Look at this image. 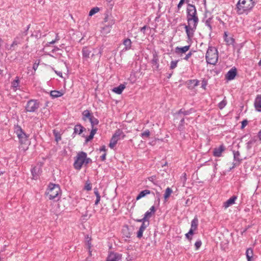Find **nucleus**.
<instances>
[{"label":"nucleus","instance_id":"f257e3e1","mask_svg":"<svg viewBox=\"0 0 261 261\" xmlns=\"http://www.w3.org/2000/svg\"><path fill=\"white\" fill-rule=\"evenodd\" d=\"M186 19L188 24H183L188 39L193 37L196 30L199 18L195 6H187Z\"/></svg>","mask_w":261,"mask_h":261},{"label":"nucleus","instance_id":"f03ea898","mask_svg":"<svg viewBox=\"0 0 261 261\" xmlns=\"http://www.w3.org/2000/svg\"><path fill=\"white\" fill-rule=\"evenodd\" d=\"M253 0H239L236 5L237 13L241 15L244 13L248 14L254 6Z\"/></svg>","mask_w":261,"mask_h":261},{"label":"nucleus","instance_id":"7ed1b4c3","mask_svg":"<svg viewBox=\"0 0 261 261\" xmlns=\"http://www.w3.org/2000/svg\"><path fill=\"white\" fill-rule=\"evenodd\" d=\"M48 190L47 194L50 200H54L58 198L59 194L61 193L60 186L53 183H49L48 186Z\"/></svg>","mask_w":261,"mask_h":261},{"label":"nucleus","instance_id":"20e7f679","mask_svg":"<svg viewBox=\"0 0 261 261\" xmlns=\"http://www.w3.org/2000/svg\"><path fill=\"white\" fill-rule=\"evenodd\" d=\"M14 133L17 135L19 142L21 144H27L28 142L29 136L21 128L19 125L14 126Z\"/></svg>","mask_w":261,"mask_h":261},{"label":"nucleus","instance_id":"39448f33","mask_svg":"<svg viewBox=\"0 0 261 261\" xmlns=\"http://www.w3.org/2000/svg\"><path fill=\"white\" fill-rule=\"evenodd\" d=\"M87 156V153L84 151L79 152L77 155L74 158V162L73 164L74 168L76 170H80L82 166L84 165L85 158Z\"/></svg>","mask_w":261,"mask_h":261},{"label":"nucleus","instance_id":"423d86ee","mask_svg":"<svg viewBox=\"0 0 261 261\" xmlns=\"http://www.w3.org/2000/svg\"><path fill=\"white\" fill-rule=\"evenodd\" d=\"M205 57L208 64L215 65L218 60V50H207Z\"/></svg>","mask_w":261,"mask_h":261},{"label":"nucleus","instance_id":"0eeeda50","mask_svg":"<svg viewBox=\"0 0 261 261\" xmlns=\"http://www.w3.org/2000/svg\"><path fill=\"white\" fill-rule=\"evenodd\" d=\"M40 107V102L36 99H30L25 107L27 112H35Z\"/></svg>","mask_w":261,"mask_h":261},{"label":"nucleus","instance_id":"6e6552de","mask_svg":"<svg viewBox=\"0 0 261 261\" xmlns=\"http://www.w3.org/2000/svg\"><path fill=\"white\" fill-rule=\"evenodd\" d=\"M30 25H31V24H29L27 27V29L23 33L19 34L15 38L12 44L11 45V47H15V45H17V44H21L23 42L24 37H25L27 35L28 31L30 29Z\"/></svg>","mask_w":261,"mask_h":261},{"label":"nucleus","instance_id":"1a4fd4ad","mask_svg":"<svg viewBox=\"0 0 261 261\" xmlns=\"http://www.w3.org/2000/svg\"><path fill=\"white\" fill-rule=\"evenodd\" d=\"M152 55L153 58L150 61V63L151 64L153 71H160L161 69L160 68L159 57L158 54L155 50H154L152 52Z\"/></svg>","mask_w":261,"mask_h":261},{"label":"nucleus","instance_id":"9d476101","mask_svg":"<svg viewBox=\"0 0 261 261\" xmlns=\"http://www.w3.org/2000/svg\"><path fill=\"white\" fill-rule=\"evenodd\" d=\"M174 120H179V123L178 125V130L180 132H183L185 130V118L182 116L174 115Z\"/></svg>","mask_w":261,"mask_h":261},{"label":"nucleus","instance_id":"9b49d317","mask_svg":"<svg viewBox=\"0 0 261 261\" xmlns=\"http://www.w3.org/2000/svg\"><path fill=\"white\" fill-rule=\"evenodd\" d=\"M233 160L236 161L235 163H233V166L232 167L230 168V170L238 166L241 161H242V159H240V153L239 151H233Z\"/></svg>","mask_w":261,"mask_h":261},{"label":"nucleus","instance_id":"f8f14e48","mask_svg":"<svg viewBox=\"0 0 261 261\" xmlns=\"http://www.w3.org/2000/svg\"><path fill=\"white\" fill-rule=\"evenodd\" d=\"M237 74V70L236 67L231 68L225 74V79L227 81H231L233 80Z\"/></svg>","mask_w":261,"mask_h":261},{"label":"nucleus","instance_id":"ddd939ff","mask_svg":"<svg viewBox=\"0 0 261 261\" xmlns=\"http://www.w3.org/2000/svg\"><path fill=\"white\" fill-rule=\"evenodd\" d=\"M122 258V255L113 252H111L107 258V261H118Z\"/></svg>","mask_w":261,"mask_h":261},{"label":"nucleus","instance_id":"4468645a","mask_svg":"<svg viewBox=\"0 0 261 261\" xmlns=\"http://www.w3.org/2000/svg\"><path fill=\"white\" fill-rule=\"evenodd\" d=\"M73 133L72 137L74 138L76 134L81 135L83 132L86 130V128L81 124H77L74 126Z\"/></svg>","mask_w":261,"mask_h":261},{"label":"nucleus","instance_id":"2eb2a0df","mask_svg":"<svg viewBox=\"0 0 261 261\" xmlns=\"http://www.w3.org/2000/svg\"><path fill=\"white\" fill-rule=\"evenodd\" d=\"M42 171L40 167L35 166L31 169V173L34 179H37Z\"/></svg>","mask_w":261,"mask_h":261},{"label":"nucleus","instance_id":"dca6fc26","mask_svg":"<svg viewBox=\"0 0 261 261\" xmlns=\"http://www.w3.org/2000/svg\"><path fill=\"white\" fill-rule=\"evenodd\" d=\"M255 110L261 112V94H258L256 96L254 103Z\"/></svg>","mask_w":261,"mask_h":261},{"label":"nucleus","instance_id":"f3484780","mask_svg":"<svg viewBox=\"0 0 261 261\" xmlns=\"http://www.w3.org/2000/svg\"><path fill=\"white\" fill-rule=\"evenodd\" d=\"M225 146L222 144L219 147L214 148L213 151V155L216 157H220L221 156L222 152L225 150Z\"/></svg>","mask_w":261,"mask_h":261},{"label":"nucleus","instance_id":"a211bd4d","mask_svg":"<svg viewBox=\"0 0 261 261\" xmlns=\"http://www.w3.org/2000/svg\"><path fill=\"white\" fill-rule=\"evenodd\" d=\"M155 212V207L154 206H152L149 211H147L145 214H144V218L145 219V220L147 221V222L148 221H149L148 219L149 218H150L154 214Z\"/></svg>","mask_w":261,"mask_h":261},{"label":"nucleus","instance_id":"6ab92c4d","mask_svg":"<svg viewBox=\"0 0 261 261\" xmlns=\"http://www.w3.org/2000/svg\"><path fill=\"white\" fill-rule=\"evenodd\" d=\"M238 198L237 196L233 195L223 203V206L226 208L235 203Z\"/></svg>","mask_w":261,"mask_h":261},{"label":"nucleus","instance_id":"aec40b11","mask_svg":"<svg viewBox=\"0 0 261 261\" xmlns=\"http://www.w3.org/2000/svg\"><path fill=\"white\" fill-rule=\"evenodd\" d=\"M203 22H204L205 25L208 28L210 32L211 33L213 31V17L211 16L205 20L203 19Z\"/></svg>","mask_w":261,"mask_h":261},{"label":"nucleus","instance_id":"412c9836","mask_svg":"<svg viewBox=\"0 0 261 261\" xmlns=\"http://www.w3.org/2000/svg\"><path fill=\"white\" fill-rule=\"evenodd\" d=\"M199 81L198 80H190L186 82V84L189 89H192L198 86Z\"/></svg>","mask_w":261,"mask_h":261},{"label":"nucleus","instance_id":"4be33fe9","mask_svg":"<svg viewBox=\"0 0 261 261\" xmlns=\"http://www.w3.org/2000/svg\"><path fill=\"white\" fill-rule=\"evenodd\" d=\"M224 40L226 43L227 45H232L233 46V43L234 42V39L231 37H228L227 35V32H225L224 34Z\"/></svg>","mask_w":261,"mask_h":261},{"label":"nucleus","instance_id":"5701e85b","mask_svg":"<svg viewBox=\"0 0 261 261\" xmlns=\"http://www.w3.org/2000/svg\"><path fill=\"white\" fill-rule=\"evenodd\" d=\"M82 116L83 120L84 121H86L87 119H88L89 120H90V119L92 118L93 116V114L91 113L89 110H86L82 112Z\"/></svg>","mask_w":261,"mask_h":261},{"label":"nucleus","instance_id":"b1692460","mask_svg":"<svg viewBox=\"0 0 261 261\" xmlns=\"http://www.w3.org/2000/svg\"><path fill=\"white\" fill-rule=\"evenodd\" d=\"M246 256L247 261H254L253 260V250L252 248H248L246 251Z\"/></svg>","mask_w":261,"mask_h":261},{"label":"nucleus","instance_id":"393cba45","mask_svg":"<svg viewBox=\"0 0 261 261\" xmlns=\"http://www.w3.org/2000/svg\"><path fill=\"white\" fill-rule=\"evenodd\" d=\"M193 111V109L191 108L188 110H185L184 109H180L177 112H176L174 115H179L182 116L183 115L184 116H186L190 115L191 113H192Z\"/></svg>","mask_w":261,"mask_h":261},{"label":"nucleus","instance_id":"a878e982","mask_svg":"<svg viewBox=\"0 0 261 261\" xmlns=\"http://www.w3.org/2000/svg\"><path fill=\"white\" fill-rule=\"evenodd\" d=\"M122 233L124 237H126L127 238H130L131 233L129 231L128 226L127 225H126L123 227L122 230Z\"/></svg>","mask_w":261,"mask_h":261},{"label":"nucleus","instance_id":"bb28decb","mask_svg":"<svg viewBox=\"0 0 261 261\" xmlns=\"http://www.w3.org/2000/svg\"><path fill=\"white\" fill-rule=\"evenodd\" d=\"M125 88V86L124 84H120L119 86L114 88L112 91L118 94H120Z\"/></svg>","mask_w":261,"mask_h":261},{"label":"nucleus","instance_id":"cd10ccee","mask_svg":"<svg viewBox=\"0 0 261 261\" xmlns=\"http://www.w3.org/2000/svg\"><path fill=\"white\" fill-rule=\"evenodd\" d=\"M113 136H115L116 138L119 140L121 138L123 139L125 137V135L124 134L122 130L118 129L115 131Z\"/></svg>","mask_w":261,"mask_h":261},{"label":"nucleus","instance_id":"c85d7f7f","mask_svg":"<svg viewBox=\"0 0 261 261\" xmlns=\"http://www.w3.org/2000/svg\"><path fill=\"white\" fill-rule=\"evenodd\" d=\"M151 193V192L149 190H144L140 192V193L137 195L136 197L137 200H139L146 195Z\"/></svg>","mask_w":261,"mask_h":261},{"label":"nucleus","instance_id":"c756f323","mask_svg":"<svg viewBox=\"0 0 261 261\" xmlns=\"http://www.w3.org/2000/svg\"><path fill=\"white\" fill-rule=\"evenodd\" d=\"M63 95V93L61 91L53 90L50 92V96L53 98H58Z\"/></svg>","mask_w":261,"mask_h":261},{"label":"nucleus","instance_id":"7c9ffc66","mask_svg":"<svg viewBox=\"0 0 261 261\" xmlns=\"http://www.w3.org/2000/svg\"><path fill=\"white\" fill-rule=\"evenodd\" d=\"M256 140L255 139V138H251L246 144V148L247 150H250L252 146L254 144V143L256 142Z\"/></svg>","mask_w":261,"mask_h":261},{"label":"nucleus","instance_id":"2f4dec72","mask_svg":"<svg viewBox=\"0 0 261 261\" xmlns=\"http://www.w3.org/2000/svg\"><path fill=\"white\" fill-rule=\"evenodd\" d=\"M118 140V139L116 138L115 136H112L110 140L109 147L112 149L113 148L117 143Z\"/></svg>","mask_w":261,"mask_h":261},{"label":"nucleus","instance_id":"473e14b6","mask_svg":"<svg viewBox=\"0 0 261 261\" xmlns=\"http://www.w3.org/2000/svg\"><path fill=\"white\" fill-rule=\"evenodd\" d=\"M123 44L125 46L124 49H130L131 47L132 41L129 39L126 38L123 40Z\"/></svg>","mask_w":261,"mask_h":261},{"label":"nucleus","instance_id":"72a5a7b5","mask_svg":"<svg viewBox=\"0 0 261 261\" xmlns=\"http://www.w3.org/2000/svg\"><path fill=\"white\" fill-rule=\"evenodd\" d=\"M198 224V219L197 217H195L191 222V228L196 230Z\"/></svg>","mask_w":261,"mask_h":261},{"label":"nucleus","instance_id":"f704fd0d","mask_svg":"<svg viewBox=\"0 0 261 261\" xmlns=\"http://www.w3.org/2000/svg\"><path fill=\"white\" fill-rule=\"evenodd\" d=\"M91 238L89 237L88 235L86 236L85 237V242H86V245L87 246V249L88 250L91 249V248L92 247L91 245Z\"/></svg>","mask_w":261,"mask_h":261},{"label":"nucleus","instance_id":"c9c22d12","mask_svg":"<svg viewBox=\"0 0 261 261\" xmlns=\"http://www.w3.org/2000/svg\"><path fill=\"white\" fill-rule=\"evenodd\" d=\"M56 38L54 40H52L51 41L47 42L45 45H44V47H47L48 46V44H53L56 42H57L58 40H60V38L58 35V34H55Z\"/></svg>","mask_w":261,"mask_h":261},{"label":"nucleus","instance_id":"e433bc0d","mask_svg":"<svg viewBox=\"0 0 261 261\" xmlns=\"http://www.w3.org/2000/svg\"><path fill=\"white\" fill-rule=\"evenodd\" d=\"M89 121L90 122L91 127H93L94 125H96L99 123V120L94 116L90 119Z\"/></svg>","mask_w":261,"mask_h":261},{"label":"nucleus","instance_id":"4c0bfd02","mask_svg":"<svg viewBox=\"0 0 261 261\" xmlns=\"http://www.w3.org/2000/svg\"><path fill=\"white\" fill-rule=\"evenodd\" d=\"M172 193V189L169 188V187H168L166 190H165V193L164 195V197L165 199H167V198H168L171 194Z\"/></svg>","mask_w":261,"mask_h":261},{"label":"nucleus","instance_id":"58836bf2","mask_svg":"<svg viewBox=\"0 0 261 261\" xmlns=\"http://www.w3.org/2000/svg\"><path fill=\"white\" fill-rule=\"evenodd\" d=\"M19 80L18 76L15 77V79L12 82V87L14 88H17L19 86Z\"/></svg>","mask_w":261,"mask_h":261},{"label":"nucleus","instance_id":"ea45409f","mask_svg":"<svg viewBox=\"0 0 261 261\" xmlns=\"http://www.w3.org/2000/svg\"><path fill=\"white\" fill-rule=\"evenodd\" d=\"M178 61H179L178 60H175V61H172L170 62V66H169L170 69L173 70L174 69H175L177 66V63H178Z\"/></svg>","mask_w":261,"mask_h":261},{"label":"nucleus","instance_id":"a19ab883","mask_svg":"<svg viewBox=\"0 0 261 261\" xmlns=\"http://www.w3.org/2000/svg\"><path fill=\"white\" fill-rule=\"evenodd\" d=\"M53 134L55 137V139L57 142L61 140V137L60 134L56 130H53Z\"/></svg>","mask_w":261,"mask_h":261},{"label":"nucleus","instance_id":"79ce46f5","mask_svg":"<svg viewBox=\"0 0 261 261\" xmlns=\"http://www.w3.org/2000/svg\"><path fill=\"white\" fill-rule=\"evenodd\" d=\"M91 51L89 50H82L83 57L85 59H88L90 57Z\"/></svg>","mask_w":261,"mask_h":261},{"label":"nucleus","instance_id":"37998d69","mask_svg":"<svg viewBox=\"0 0 261 261\" xmlns=\"http://www.w3.org/2000/svg\"><path fill=\"white\" fill-rule=\"evenodd\" d=\"M150 131L148 129H146L142 133L140 136L142 138L145 139L146 138H148L150 136Z\"/></svg>","mask_w":261,"mask_h":261},{"label":"nucleus","instance_id":"c03bdc74","mask_svg":"<svg viewBox=\"0 0 261 261\" xmlns=\"http://www.w3.org/2000/svg\"><path fill=\"white\" fill-rule=\"evenodd\" d=\"M99 11V8L98 7H94L91 9L89 12V15L91 16L94 14H96Z\"/></svg>","mask_w":261,"mask_h":261},{"label":"nucleus","instance_id":"a18cd8bd","mask_svg":"<svg viewBox=\"0 0 261 261\" xmlns=\"http://www.w3.org/2000/svg\"><path fill=\"white\" fill-rule=\"evenodd\" d=\"M227 104V101L225 99H223L218 104V107L220 109H223Z\"/></svg>","mask_w":261,"mask_h":261},{"label":"nucleus","instance_id":"49530a36","mask_svg":"<svg viewBox=\"0 0 261 261\" xmlns=\"http://www.w3.org/2000/svg\"><path fill=\"white\" fill-rule=\"evenodd\" d=\"M149 224V221H148L147 222H146L145 223L142 224L139 228L140 229H142V230L144 231L146 229V228L148 226Z\"/></svg>","mask_w":261,"mask_h":261},{"label":"nucleus","instance_id":"de8ad7c7","mask_svg":"<svg viewBox=\"0 0 261 261\" xmlns=\"http://www.w3.org/2000/svg\"><path fill=\"white\" fill-rule=\"evenodd\" d=\"M202 242L201 240H198L195 243V247L196 250H198L200 246H201Z\"/></svg>","mask_w":261,"mask_h":261},{"label":"nucleus","instance_id":"09e8293b","mask_svg":"<svg viewBox=\"0 0 261 261\" xmlns=\"http://www.w3.org/2000/svg\"><path fill=\"white\" fill-rule=\"evenodd\" d=\"M84 189L86 190L87 191H90L92 189L91 184L90 182L87 181L86 182Z\"/></svg>","mask_w":261,"mask_h":261},{"label":"nucleus","instance_id":"8fccbe9b","mask_svg":"<svg viewBox=\"0 0 261 261\" xmlns=\"http://www.w3.org/2000/svg\"><path fill=\"white\" fill-rule=\"evenodd\" d=\"M207 85V81L205 79H203L201 82V88L204 90L206 89V87Z\"/></svg>","mask_w":261,"mask_h":261},{"label":"nucleus","instance_id":"3c124183","mask_svg":"<svg viewBox=\"0 0 261 261\" xmlns=\"http://www.w3.org/2000/svg\"><path fill=\"white\" fill-rule=\"evenodd\" d=\"M185 4V0H180L179 3L177 4V12L179 11V10L180 9L182 5Z\"/></svg>","mask_w":261,"mask_h":261},{"label":"nucleus","instance_id":"603ef678","mask_svg":"<svg viewBox=\"0 0 261 261\" xmlns=\"http://www.w3.org/2000/svg\"><path fill=\"white\" fill-rule=\"evenodd\" d=\"M115 23V20L112 18V17H110V19L108 22V23L105 25L106 27H111Z\"/></svg>","mask_w":261,"mask_h":261},{"label":"nucleus","instance_id":"864d4df0","mask_svg":"<svg viewBox=\"0 0 261 261\" xmlns=\"http://www.w3.org/2000/svg\"><path fill=\"white\" fill-rule=\"evenodd\" d=\"M40 63V60H36L34 62L33 66V69L34 70V71H36L38 67V65Z\"/></svg>","mask_w":261,"mask_h":261},{"label":"nucleus","instance_id":"5fc2aeb1","mask_svg":"<svg viewBox=\"0 0 261 261\" xmlns=\"http://www.w3.org/2000/svg\"><path fill=\"white\" fill-rule=\"evenodd\" d=\"M93 137H94L93 135L90 134V135L86 137L85 142L86 143L88 142L89 141L92 140L93 139Z\"/></svg>","mask_w":261,"mask_h":261},{"label":"nucleus","instance_id":"6e6d98bb","mask_svg":"<svg viewBox=\"0 0 261 261\" xmlns=\"http://www.w3.org/2000/svg\"><path fill=\"white\" fill-rule=\"evenodd\" d=\"M248 121L247 120L245 119L242 121V125L241 128L243 129L248 124Z\"/></svg>","mask_w":261,"mask_h":261},{"label":"nucleus","instance_id":"4d7b16f0","mask_svg":"<svg viewBox=\"0 0 261 261\" xmlns=\"http://www.w3.org/2000/svg\"><path fill=\"white\" fill-rule=\"evenodd\" d=\"M143 230L139 228L137 232V237L139 239L141 238L143 236Z\"/></svg>","mask_w":261,"mask_h":261},{"label":"nucleus","instance_id":"13d9d810","mask_svg":"<svg viewBox=\"0 0 261 261\" xmlns=\"http://www.w3.org/2000/svg\"><path fill=\"white\" fill-rule=\"evenodd\" d=\"M84 161H85L84 165L85 166H86L89 163L92 162V160L90 158H87V155L86 156L85 160Z\"/></svg>","mask_w":261,"mask_h":261},{"label":"nucleus","instance_id":"bf43d9fd","mask_svg":"<svg viewBox=\"0 0 261 261\" xmlns=\"http://www.w3.org/2000/svg\"><path fill=\"white\" fill-rule=\"evenodd\" d=\"M111 17V16H110L108 14H106L103 21L105 23L108 22L110 19Z\"/></svg>","mask_w":261,"mask_h":261},{"label":"nucleus","instance_id":"052dcab7","mask_svg":"<svg viewBox=\"0 0 261 261\" xmlns=\"http://www.w3.org/2000/svg\"><path fill=\"white\" fill-rule=\"evenodd\" d=\"M94 193L96 197H97V196L100 197V194H99V193L98 192V190L97 188H95L94 189Z\"/></svg>","mask_w":261,"mask_h":261},{"label":"nucleus","instance_id":"680f3d73","mask_svg":"<svg viewBox=\"0 0 261 261\" xmlns=\"http://www.w3.org/2000/svg\"><path fill=\"white\" fill-rule=\"evenodd\" d=\"M97 131V128L96 127H92V129L91 130L90 134L92 135H93V136L95 135V134L96 133Z\"/></svg>","mask_w":261,"mask_h":261},{"label":"nucleus","instance_id":"e2e57ef3","mask_svg":"<svg viewBox=\"0 0 261 261\" xmlns=\"http://www.w3.org/2000/svg\"><path fill=\"white\" fill-rule=\"evenodd\" d=\"M135 221L138 222H141L142 224L145 223L147 222V221L145 220L144 217L142 219H136Z\"/></svg>","mask_w":261,"mask_h":261},{"label":"nucleus","instance_id":"0e129e2a","mask_svg":"<svg viewBox=\"0 0 261 261\" xmlns=\"http://www.w3.org/2000/svg\"><path fill=\"white\" fill-rule=\"evenodd\" d=\"M156 176H151L149 177H148V179L149 181L152 182L154 185H156L155 182H154L153 180L155 179Z\"/></svg>","mask_w":261,"mask_h":261},{"label":"nucleus","instance_id":"69168bd1","mask_svg":"<svg viewBox=\"0 0 261 261\" xmlns=\"http://www.w3.org/2000/svg\"><path fill=\"white\" fill-rule=\"evenodd\" d=\"M146 28H147V27L146 25H144V27L140 28V31L145 34Z\"/></svg>","mask_w":261,"mask_h":261},{"label":"nucleus","instance_id":"338daca9","mask_svg":"<svg viewBox=\"0 0 261 261\" xmlns=\"http://www.w3.org/2000/svg\"><path fill=\"white\" fill-rule=\"evenodd\" d=\"M107 153L104 152L102 155L100 156V159L102 161H104L106 160Z\"/></svg>","mask_w":261,"mask_h":261},{"label":"nucleus","instance_id":"774afa93","mask_svg":"<svg viewBox=\"0 0 261 261\" xmlns=\"http://www.w3.org/2000/svg\"><path fill=\"white\" fill-rule=\"evenodd\" d=\"M160 196H161L160 193L159 192L156 191V197L158 198V200L159 202H160Z\"/></svg>","mask_w":261,"mask_h":261}]
</instances>
